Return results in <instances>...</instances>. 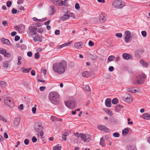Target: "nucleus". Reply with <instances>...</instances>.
Returning <instances> with one entry per match:
<instances>
[{"label":"nucleus","mask_w":150,"mask_h":150,"mask_svg":"<svg viewBox=\"0 0 150 150\" xmlns=\"http://www.w3.org/2000/svg\"><path fill=\"white\" fill-rule=\"evenodd\" d=\"M67 67V62L64 60H62L59 62L54 64L53 65V68L55 72L61 74L65 72Z\"/></svg>","instance_id":"obj_1"},{"label":"nucleus","mask_w":150,"mask_h":150,"mask_svg":"<svg viewBox=\"0 0 150 150\" xmlns=\"http://www.w3.org/2000/svg\"><path fill=\"white\" fill-rule=\"evenodd\" d=\"M58 96L57 92H51L49 94V99L52 103L55 104L58 103L57 100Z\"/></svg>","instance_id":"obj_2"},{"label":"nucleus","mask_w":150,"mask_h":150,"mask_svg":"<svg viewBox=\"0 0 150 150\" xmlns=\"http://www.w3.org/2000/svg\"><path fill=\"white\" fill-rule=\"evenodd\" d=\"M125 3L120 0L114 1L112 3V7L116 8H121L125 6Z\"/></svg>","instance_id":"obj_3"},{"label":"nucleus","mask_w":150,"mask_h":150,"mask_svg":"<svg viewBox=\"0 0 150 150\" xmlns=\"http://www.w3.org/2000/svg\"><path fill=\"white\" fill-rule=\"evenodd\" d=\"M29 30L28 32V35L30 37H32L33 38V41L36 42L38 40V35L35 31H34L33 29L30 28H29Z\"/></svg>","instance_id":"obj_4"},{"label":"nucleus","mask_w":150,"mask_h":150,"mask_svg":"<svg viewBox=\"0 0 150 150\" xmlns=\"http://www.w3.org/2000/svg\"><path fill=\"white\" fill-rule=\"evenodd\" d=\"M66 106L69 108L73 109L76 106V103L75 99L71 100L65 102Z\"/></svg>","instance_id":"obj_5"},{"label":"nucleus","mask_w":150,"mask_h":150,"mask_svg":"<svg viewBox=\"0 0 150 150\" xmlns=\"http://www.w3.org/2000/svg\"><path fill=\"white\" fill-rule=\"evenodd\" d=\"M4 102L6 105L10 108H12L14 106L13 101L10 98H5Z\"/></svg>","instance_id":"obj_6"},{"label":"nucleus","mask_w":150,"mask_h":150,"mask_svg":"<svg viewBox=\"0 0 150 150\" xmlns=\"http://www.w3.org/2000/svg\"><path fill=\"white\" fill-rule=\"evenodd\" d=\"M89 135L86 136L84 134L80 133L79 134L78 137H80L84 142H89L91 140V138Z\"/></svg>","instance_id":"obj_7"},{"label":"nucleus","mask_w":150,"mask_h":150,"mask_svg":"<svg viewBox=\"0 0 150 150\" xmlns=\"http://www.w3.org/2000/svg\"><path fill=\"white\" fill-rule=\"evenodd\" d=\"M43 129V128L42 124L39 123L35 125V130L36 132L39 133L40 131H42Z\"/></svg>","instance_id":"obj_8"},{"label":"nucleus","mask_w":150,"mask_h":150,"mask_svg":"<svg viewBox=\"0 0 150 150\" xmlns=\"http://www.w3.org/2000/svg\"><path fill=\"white\" fill-rule=\"evenodd\" d=\"M98 128L99 130L105 132H108L109 131V129L105 126L100 125L98 126Z\"/></svg>","instance_id":"obj_9"},{"label":"nucleus","mask_w":150,"mask_h":150,"mask_svg":"<svg viewBox=\"0 0 150 150\" xmlns=\"http://www.w3.org/2000/svg\"><path fill=\"white\" fill-rule=\"evenodd\" d=\"M125 42L128 43L129 41V38L131 35V33L128 30L126 31L125 32Z\"/></svg>","instance_id":"obj_10"},{"label":"nucleus","mask_w":150,"mask_h":150,"mask_svg":"<svg viewBox=\"0 0 150 150\" xmlns=\"http://www.w3.org/2000/svg\"><path fill=\"white\" fill-rule=\"evenodd\" d=\"M123 99L126 102L131 103L132 101V96L131 95H128L126 97H123Z\"/></svg>","instance_id":"obj_11"},{"label":"nucleus","mask_w":150,"mask_h":150,"mask_svg":"<svg viewBox=\"0 0 150 150\" xmlns=\"http://www.w3.org/2000/svg\"><path fill=\"white\" fill-rule=\"evenodd\" d=\"M30 28L33 29L34 31H35L36 32L37 31L38 33H42L43 32V29L42 28H36L33 26H30Z\"/></svg>","instance_id":"obj_12"},{"label":"nucleus","mask_w":150,"mask_h":150,"mask_svg":"<svg viewBox=\"0 0 150 150\" xmlns=\"http://www.w3.org/2000/svg\"><path fill=\"white\" fill-rule=\"evenodd\" d=\"M69 11H67L66 13L61 17V20L62 21H64L68 18L70 17V16L69 15Z\"/></svg>","instance_id":"obj_13"},{"label":"nucleus","mask_w":150,"mask_h":150,"mask_svg":"<svg viewBox=\"0 0 150 150\" xmlns=\"http://www.w3.org/2000/svg\"><path fill=\"white\" fill-rule=\"evenodd\" d=\"M83 45V43L82 42H78L76 43L74 45V47L75 48L78 49H80L82 47V46Z\"/></svg>","instance_id":"obj_14"},{"label":"nucleus","mask_w":150,"mask_h":150,"mask_svg":"<svg viewBox=\"0 0 150 150\" xmlns=\"http://www.w3.org/2000/svg\"><path fill=\"white\" fill-rule=\"evenodd\" d=\"M105 104L106 106L110 108L111 106V100L110 98H107L105 101Z\"/></svg>","instance_id":"obj_15"},{"label":"nucleus","mask_w":150,"mask_h":150,"mask_svg":"<svg viewBox=\"0 0 150 150\" xmlns=\"http://www.w3.org/2000/svg\"><path fill=\"white\" fill-rule=\"evenodd\" d=\"M144 80L142 79L140 76H138L137 78L136 84H141L144 83Z\"/></svg>","instance_id":"obj_16"},{"label":"nucleus","mask_w":150,"mask_h":150,"mask_svg":"<svg viewBox=\"0 0 150 150\" xmlns=\"http://www.w3.org/2000/svg\"><path fill=\"white\" fill-rule=\"evenodd\" d=\"M50 1L55 5L61 6V5H62V4H60V1L61 0H50Z\"/></svg>","instance_id":"obj_17"},{"label":"nucleus","mask_w":150,"mask_h":150,"mask_svg":"<svg viewBox=\"0 0 150 150\" xmlns=\"http://www.w3.org/2000/svg\"><path fill=\"white\" fill-rule=\"evenodd\" d=\"M122 56L123 58L126 60L130 59L131 57V56L130 54L126 53H123Z\"/></svg>","instance_id":"obj_18"},{"label":"nucleus","mask_w":150,"mask_h":150,"mask_svg":"<svg viewBox=\"0 0 150 150\" xmlns=\"http://www.w3.org/2000/svg\"><path fill=\"white\" fill-rule=\"evenodd\" d=\"M1 41L4 44L7 45H10V43L9 40L7 39L4 38H1Z\"/></svg>","instance_id":"obj_19"},{"label":"nucleus","mask_w":150,"mask_h":150,"mask_svg":"<svg viewBox=\"0 0 150 150\" xmlns=\"http://www.w3.org/2000/svg\"><path fill=\"white\" fill-rule=\"evenodd\" d=\"M82 75L84 77H88L91 75V73L89 71H85L82 73Z\"/></svg>","instance_id":"obj_20"},{"label":"nucleus","mask_w":150,"mask_h":150,"mask_svg":"<svg viewBox=\"0 0 150 150\" xmlns=\"http://www.w3.org/2000/svg\"><path fill=\"white\" fill-rule=\"evenodd\" d=\"M142 117L144 119L148 120H150V115L147 113H145L143 114Z\"/></svg>","instance_id":"obj_21"},{"label":"nucleus","mask_w":150,"mask_h":150,"mask_svg":"<svg viewBox=\"0 0 150 150\" xmlns=\"http://www.w3.org/2000/svg\"><path fill=\"white\" fill-rule=\"evenodd\" d=\"M106 18L103 14H101L100 16L99 20L100 22L104 23L106 20Z\"/></svg>","instance_id":"obj_22"},{"label":"nucleus","mask_w":150,"mask_h":150,"mask_svg":"<svg viewBox=\"0 0 150 150\" xmlns=\"http://www.w3.org/2000/svg\"><path fill=\"white\" fill-rule=\"evenodd\" d=\"M127 90L128 92L132 93H135L137 91V90L134 87L128 88L127 89Z\"/></svg>","instance_id":"obj_23"},{"label":"nucleus","mask_w":150,"mask_h":150,"mask_svg":"<svg viewBox=\"0 0 150 150\" xmlns=\"http://www.w3.org/2000/svg\"><path fill=\"white\" fill-rule=\"evenodd\" d=\"M140 63L144 67H146L148 66L147 63L143 59L140 60Z\"/></svg>","instance_id":"obj_24"},{"label":"nucleus","mask_w":150,"mask_h":150,"mask_svg":"<svg viewBox=\"0 0 150 150\" xmlns=\"http://www.w3.org/2000/svg\"><path fill=\"white\" fill-rule=\"evenodd\" d=\"M32 69L31 68H29L27 69H24L23 68H22L21 69L23 73H27L30 71Z\"/></svg>","instance_id":"obj_25"},{"label":"nucleus","mask_w":150,"mask_h":150,"mask_svg":"<svg viewBox=\"0 0 150 150\" xmlns=\"http://www.w3.org/2000/svg\"><path fill=\"white\" fill-rule=\"evenodd\" d=\"M6 82L4 81H1L0 82V86L3 88H5L6 87Z\"/></svg>","instance_id":"obj_26"},{"label":"nucleus","mask_w":150,"mask_h":150,"mask_svg":"<svg viewBox=\"0 0 150 150\" xmlns=\"http://www.w3.org/2000/svg\"><path fill=\"white\" fill-rule=\"evenodd\" d=\"M60 4H62V5H61V6L62 5H64L66 6L67 7L69 6V5L68 3L66 1H63L61 0L60 1Z\"/></svg>","instance_id":"obj_27"},{"label":"nucleus","mask_w":150,"mask_h":150,"mask_svg":"<svg viewBox=\"0 0 150 150\" xmlns=\"http://www.w3.org/2000/svg\"><path fill=\"white\" fill-rule=\"evenodd\" d=\"M115 59V57L113 55H111L108 57V61L109 62L113 61Z\"/></svg>","instance_id":"obj_28"},{"label":"nucleus","mask_w":150,"mask_h":150,"mask_svg":"<svg viewBox=\"0 0 150 150\" xmlns=\"http://www.w3.org/2000/svg\"><path fill=\"white\" fill-rule=\"evenodd\" d=\"M129 132V130L127 128L124 129L122 131V134L124 135L127 134Z\"/></svg>","instance_id":"obj_29"},{"label":"nucleus","mask_w":150,"mask_h":150,"mask_svg":"<svg viewBox=\"0 0 150 150\" xmlns=\"http://www.w3.org/2000/svg\"><path fill=\"white\" fill-rule=\"evenodd\" d=\"M20 119L19 118H16L15 119V120H14V124L15 125H17L18 124H19V123L20 122Z\"/></svg>","instance_id":"obj_30"},{"label":"nucleus","mask_w":150,"mask_h":150,"mask_svg":"<svg viewBox=\"0 0 150 150\" xmlns=\"http://www.w3.org/2000/svg\"><path fill=\"white\" fill-rule=\"evenodd\" d=\"M61 148L62 147L60 146H59L58 145L53 147V149L54 150H60Z\"/></svg>","instance_id":"obj_31"},{"label":"nucleus","mask_w":150,"mask_h":150,"mask_svg":"<svg viewBox=\"0 0 150 150\" xmlns=\"http://www.w3.org/2000/svg\"><path fill=\"white\" fill-rule=\"evenodd\" d=\"M104 142V140L103 138V137H101L100 139V144L103 146H105V144Z\"/></svg>","instance_id":"obj_32"},{"label":"nucleus","mask_w":150,"mask_h":150,"mask_svg":"<svg viewBox=\"0 0 150 150\" xmlns=\"http://www.w3.org/2000/svg\"><path fill=\"white\" fill-rule=\"evenodd\" d=\"M6 50L3 48H0V53L4 55V54L6 53Z\"/></svg>","instance_id":"obj_33"},{"label":"nucleus","mask_w":150,"mask_h":150,"mask_svg":"<svg viewBox=\"0 0 150 150\" xmlns=\"http://www.w3.org/2000/svg\"><path fill=\"white\" fill-rule=\"evenodd\" d=\"M112 103L114 104H116L118 102V100L117 98H114L112 100Z\"/></svg>","instance_id":"obj_34"},{"label":"nucleus","mask_w":150,"mask_h":150,"mask_svg":"<svg viewBox=\"0 0 150 150\" xmlns=\"http://www.w3.org/2000/svg\"><path fill=\"white\" fill-rule=\"evenodd\" d=\"M50 120L53 122H55L58 120V118L56 117L52 116L50 118Z\"/></svg>","instance_id":"obj_35"},{"label":"nucleus","mask_w":150,"mask_h":150,"mask_svg":"<svg viewBox=\"0 0 150 150\" xmlns=\"http://www.w3.org/2000/svg\"><path fill=\"white\" fill-rule=\"evenodd\" d=\"M51 11L52 12L50 14V15H53L54 14L55 12V10L54 9V6H51Z\"/></svg>","instance_id":"obj_36"},{"label":"nucleus","mask_w":150,"mask_h":150,"mask_svg":"<svg viewBox=\"0 0 150 150\" xmlns=\"http://www.w3.org/2000/svg\"><path fill=\"white\" fill-rule=\"evenodd\" d=\"M90 57L91 59L93 60H95L97 59V57L96 55L95 54H90Z\"/></svg>","instance_id":"obj_37"},{"label":"nucleus","mask_w":150,"mask_h":150,"mask_svg":"<svg viewBox=\"0 0 150 150\" xmlns=\"http://www.w3.org/2000/svg\"><path fill=\"white\" fill-rule=\"evenodd\" d=\"M123 107V106L122 105H117L115 106V109L116 110H118L120 109L121 108H122Z\"/></svg>","instance_id":"obj_38"},{"label":"nucleus","mask_w":150,"mask_h":150,"mask_svg":"<svg viewBox=\"0 0 150 150\" xmlns=\"http://www.w3.org/2000/svg\"><path fill=\"white\" fill-rule=\"evenodd\" d=\"M22 59V57L21 56H19L18 57V62L17 63V64L18 65H20L21 63V62L20 60Z\"/></svg>","instance_id":"obj_39"},{"label":"nucleus","mask_w":150,"mask_h":150,"mask_svg":"<svg viewBox=\"0 0 150 150\" xmlns=\"http://www.w3.org/2000/svg\"><path fill=\"white\" fill-rule=\"evenodd\" d=\"M106 112L110 116H112L113 115L112 111L109 110H107Z\"/></svg>","instance_id":"obj_40"},{"label":"nucleus","mask_w":150,"mask_h":150,"mask_svg":"<svg viewBox=\"0 0 150 150\" xmlns=\"http://www.w3.org/2000/svg\"><path fill=\"white\" fill-rule=\"evenodd\" d=\"M84 88L85 90L87 91H89L91 90V88L90 87L87 85H86L84 86Z\"/></svg>","instance_id":"obj_41"},{"label":"nucleus","mask_w":150,"mask_h":150,"mask_svg":"<svg viewBox=\"0 0 150 150\" xmlns=\"http://www.w3.org/2000/svg\"><path fill=\"white\" fill-rule=\"evenodd\" d=\"M139 76H140V77L142 79H145L146 78V76L144 73H142L141 75Z\"/></svg>","instance_id":"obj_42"},{"label":"nucleus","mask_w":150,"mask_h":150,"mask_svg":"<svg viewBox=\"0 0 150 150\" xmlns=\"http://www.w3.org/2000/svg\"><path fill=\"white\" fill-rule=\"evenodd\" d=\"M113 136L115 137H118L120 136V134L118 132H115L113 134Z\"/></svg>","instance_id":"obj_43"},{"label":"nucleus","mask_w":150,"mask_h":150,"mask_svg":"<svg viewBox=\"0 0 150 150\" xmlns=\"http://www.w3.org/2000/svg\"><path fill=\"white\" fill-rule=\"evenodd\" d=\"M115 36L117 38H121L122 36V34L121 33H117L115 34Z\"/></svg>","instance_id":"obj_44"},{"label":"nucleus","mask_w":150,"mask_h":150,"mask_svg":"<svg viewBox=\"0 0 150 150\" xmlns=\"http://www.w3.org/2000/svg\"><path fill=\"white\" fill-rule=\"evenodd\" d=\"M141 33L142 36L144 37H145L146 36V32L145 31H143L141 32Z\"/></svg>","instance_id":"obj_45"},{"label":"nucleus","mask_w":150,"mask_h":150,"mask_svg":"<svg viewBox=\"0 0 150 150\" xmlns=\"http://www.w3.org/2000/svg\"><path fill=\"white\" fill-rule=\"evenodd\" d=\"M75 8L77 10H79L80 9V5L79 3H77L76 4L75 6Z\"/></svg>","instance_id":"obj_46"},{"label":"nucleus","mask_w":150,"mask_h":150,"mask_svg":"<svg viewBox=\"0 0 150 150\" xmlns=\"http://www.w3.org/2000/svg\"><path fill=\"white\" fill-rule=\"evenodd\" d=\"M4 56L6 57H10L11 56V54L9 53L6 52L5 53Z\"/></svg>","instance_id":"obj_47"},{"label":"nucleus","mask_w":150,"mask_h":150,"mask_svg":"<svg viewBox=\"0 0 150 150\" xmlns=\"http://www.w3.org/2000/svg\"><path fill=\"white\" fill-rule=\"evenodd\" d=\"M40 54L38 52L36 53L35 55V59H38L39 58Z\"/></svg>","instance_id":"obj_48"},{"label":"nucleus","mask_w":150,"mask_h":150,"mask_svg":"<svg viewBox=\"0 0 150 150\" xmlns=\"http://www.w3.org/2000/svg\"><path fill=\"white\" fill-rule=\"evenodd\" d=\"M29 142V140L28 139H26L24 140V143L26 145H28Z\"/></svg>","instance_id":"obj_49"},{"label":"nucleus","mask_w":150,"mask_h":150,"mask_svg":"<svg viewBox=\"0 0 150 150\" xmlns=\"http://www.w3.org/2000/svg\"><path fill=\"white\" fill-rule=\"evenodd\" d=\"M11 1H8L6 3V5L7 7H9L11 6Z\"/></svg>","instance_id":"obj_50"},{"label":"nucleus","mask_w":150,"mask_h":150,"mask_svg":"<svg viewBox=\"0 0 150 150\" xmlns=\"http://www.w3.org/2000/svg\"><path fill=\"white\" fill-rule=\"evenodd\" d=\"M94 45V43L91 40H90L88 42V45L90 46H92Z\"/></svg>","instance_id":"obj_51"},{"label":"nucleus","mask_w":150,"mask_h":150,"mask_svg":"<svg viewBox=\"0 0 150 150\" xmlns=\"http://www.w3.org/2000/svg\"><path fill=\"white\" fill-rule=\"evenodd\" d=\"M41 71L44 75H45L46 74L47 70L46 69L42 68L41 69Z\"/></svg>","instance_id":"obj_52"},{"label":"nucleus","mask_w":150,"mask_h":150,"mask_svg":"<svg viewBox=\"0 0 150 150\" xmlns=\"http://www.w3.org/2000/svg\"><path fill=\"white\" fill-rule=\"evenodd\" d=\"M17 10L15 8H13L12 10L11 13L13 14L16 13H17Z\"/></svg>","instance_id":"obj_53"},{"label":"nucleus","mask_w":150,"mask_h":150,"mask_svg":"<svg viewBox=\"0 0 150 150\" xmlns=\"http://www.w3.org/2000/svg\"><path fill=\"white\" fill-rule=\"evenodd\" d=\"M0 120H3V121L6 122H7V120L6 119H5V118L2 116H0Z\"/></svg>","instance_id":"obj_54"},{"label":"nucleus","mask_w":150,"mask_h":150,"mask_svg":"<svg viewBox=\"0 0 150 150\" xmlns=\"http://www.w3.org/2000/svg\"><path fill=\"white\" fill-rule=\"evenodd\" d=\"M37 141V139L35 136L33 137L32 138V141L33 142L35 143Z\"/></svg>","instance_id":"obj_55"},{"label":"nucleus","mask_w":150,"mask_h":150,"mask_svg":"<svg viewBox=\"0 0 150 150\" xmlns=\"http://www.w3.org/2000/svg\"><path fill=\"white\" fill-rule=\"evenodd\" d=\"M2 24L5 26H6L8 24L7 22L6 21H3V22L2 23Z\"/></svg>","instance_id":"obj_56"},{"label":"nucleus","mask_w":150,"mask_h":150,"mask_svg":"<svg viewBox=\"0 0 150 150\" xmlns=\"http://www.w3.org/2000/svg\"><path fill=\"white\" fill-rule=\"evenodd\" d=\"M20 39V37L16 35L15 36V40L16 41Z\"/></svg>","instance_id":"obj_57"},{"label":"nucleus","mask_w":150,"mask_h":150,"mask_svg":"<svg viewBox=\"0 0 150 150\" xmlns=\"http://www.w3.org/2000/svg\"><path fill=\"white\" fill-rule=\"evenodd\" d=\"M36 108L35 107H34L32 108V111L33 113V114H35L36 113Z\"/></svg>","instance_id":"obj_58"},{"label":"nucleus","mask_w":150,"mask_h":150,"mask_svg":"<svg viewBox=\"0 0 150 150\" xmlns=\"http://www.w3.org/2000/svg\"><path fill=\"white\" fill-rule=\"evenodd\" d=\"M46 88L45 86H41L40 88V90L41 91L44 90Z\"/></svg>","instance_id":"obj_59"},{"label":"nucleus","mask_w":150,"mask_h":150,"mask_svg":"<svg viewBox=\"0 0 150 150\" xmlns=\"http://www.w3.org/2000/svg\"><path fill=\"white\" fill-rule=\"evenodd\" d=\"M72 42V41H70L69 42H67L64 44V46H67L70 45Z\"/></svg>","instance_id":"obj_60"},{"label":"nucleus","mask_w":150,"mask_h":150,"mask_svg":"<svg viewBox=\"0 0 150 150\" xmlns=\"http://www.w3.org/2000/svg\"><path fill=\"white\" fill-rule=\"evenodd\" d=\"M74 65V63L72 62H70L69 64V66L71 67H73Z\"/></svg>","instance_id":"obj_61"},{"label":"nucleus","mask_w":150,"mask_h":150,"mask_svg":"<svg viewBox=\"0 0 150 150\" xmlns=\"http://www.w3.org/2000/svg\"><path fill=\"white\" fill-rule=\"evenodd\" d=\"M33 55L32 53L31 52H27V55L30 57L32 56Z\"/></svg>","instance_id":"obj_62"},{"label":"nucleus","mask_w":150,"mask_h":150,"mask_svg":"<svg viewBox=\"0 0 150 150\" xmlns=\"http://www.w3.org/2000/svg\"><path fill=\"white\" fill-rule=\"evenodd\" d=\"M108 69L110 71H112L114 70V67L112 66H110L109 67Z\"/></svg>","instance_id":"obj_63"},{"label":"nucleus","mask_w":150,"mask_h":150,"mask_svg":"<svg viewBox=\"0 0 150 150\" xmlns=\"http://www.w3.org/2000/svg\"><path fill=\"white\" fill-rule=\"evenodd\" d=\"M54 33L56 35H59L60 34V31L59 30H56L55 31Z\"/></svg>","instance_id":"obj_64"}]
</instances>
